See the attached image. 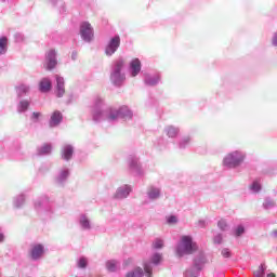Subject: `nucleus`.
Segmentation results:
<instances>
[{
  "mask_svg": "<svg viewBox=\"0 0 277 277\" xmlns=\"http://www.w3.org/2000/svg\"><path fill=\"white\" fill-rule=\"evenodd\" d=\"M62 120H64V116L62 115V113L60 110H55L50 118V127H57V124H60V122H62Z\"/></svg>",
  "mask_w": 277,
  "mask_h": 277,
  "instance_id": "11",
  "label": "nucleus"
},
{
  "mask_svg": "<svg viewBox=\"0 0 277 277\" xmlns=\"http://www.w3.org/2000/svg\"><path fill=\"white\" fill-rule=\"evenodd\" d=\"M217 225L221 230H226V227L228 226V224H226V221L224 220H221Z\"/></svg>",
  "mask_w": 277,
  "mask_h": 277,
  "instance_id": "32",
  "label": "nucleus"
},
{
  "mask_svg": "<svg viewBox=\"0 0 277 277\" xmlns=\"http://www.w3.org/2000/svg\"><path fill=\"white\" fill-rule=\"evenodd\" d=\"M4 237H3V234H0V243L1 241H3Z\"/></svg>",
  "mask_w": 277,
  "mask_h": 277,
  "instance_id": "41",
  "label": "nucleus"
},
{
  "mask_svg": "<svg viewBox=\"0 0 277 277\" xmlns=\"http://www.w3.org/2000/svg\"><path fill=\"white\" fill-rule=\"evenodd\" d=\"M124 277H144V269L136 267L131 272H128Z\"/></svg>",
  "mask_w": 277,
  "mask_h": 277,
  "instance_id": "14",
  "label": "nucleus"
},
{
  "mask_svg": "<svg viewBox=\"0 0 277 277\" xmlns=\"http://www.w3.org/2000/svg\"><path fill=\"white\" fill-rule=\"evenodd\" d=\"M80 224H81L82 228H90V221L88 220L87 216H82L80 219Z\"/></svg>",
  "mask_w": 277,
  "mask_h": 277,
  "instance_id": "26",
  "label": "nucleus"
},
{
  "mask_svg": "<svg viewBox=\"0 0 277 277\" xmlns=\"http://www.w3.org/2000/svg\"><path fill=\"white\" fill-rule=\"evenodd\" d=\"M131 194V188L126 186L124 188H119L115 195L116 198H127Z\"/></svg>",
  "mask_w": 277,
  "mask_h": 277,
  "instance_id": "13",
  "label": "nucleus"
},
{
  "mask_svg": "<svg viewBox=\"0 0 277 277\" xmlns=\"http://www.w3.org/2000/svg\"><path fill=\"white\" fill-rule=\"evenodd\" d=\"M44 254V247L42 245H35L30 251V256L34 261H38Z\"/></svg>",
  "mask_w": 277,
  "mask_h": 277,
  "instance_id": "9",
  "label": "nucleus"
},
{
  "mask_svg": "<svg viewBox=\"0 0 277 277\" xmlns=\"http://www.w3.org/2000/svg\"><path fill=\"white\" fill-rule=\"evenodd\" d=\"M27 92H29V87L25 84L17 87V93L19 96H23V94H27Z\"/></svg>",
  "mask_w": 277,
  "mask_h": 277,
  "instance_id": "21",
  "label": "nucleus"
},
{
  "mask_svg": "<svg viewBox=\"0 0 277 277\" xmlns=\"http://www.w3.org/2000/svg\"><path fill=\"white\" fill-rule=\"evenodd\" d=\"M273 44H274V47H277V32L275 34V36L273 38Z\"/></svg>",
  "mask_w": 277,
  "mask_h": 277,
  "instance_id": "37",
  "label": "nucleus"
},
{
  "mask_svg": "<svg viewBox=\"0 0 277 277\" xmlns=\"http://www.w3.org/2000/svg\"><path fill=\"white\" fill-rule=\"evenodd\" d=\"M106 267L108 269V272H116V268H117V262L111 260V261H108L106 263Z\"/></svg>",
  "mask_w": 277,
  "mask_h": 277,
  "instance_id": "22",
  "label": "nucleus"
},
{
  "mask_svg": "<svg viewBox=\"0 0 277 277\" xmlns=\"http://www.w3.org/2000/svg\"><path fill=\"white\" fill-rule=\"evenodd\" d=\"M66 94V89H64V78L56 76V96L62 98Z\"/></svg>",
  "mask_w": 277,
  "mask_h": 277,
  "instance_id": "10",
  "label": "nucleus"
},
{
  "mask_svg": "<svg viewBox=\"0 0 277 277\" xmlns=\"http://www.w3.org/2000/svg\"><path fill=\"white\" fill-rule=\"evenodd\" d=\"M131 263H133V260H131V259H128L124 263H123V265H131Z\"/></svg>",
  "mask_w": 277,
  "mask_h": 277,
  "instance_id": "40",
  "label": "nucleus"
},
{
  "mask_svg": "<svg viewBox=\"0 0 277 277\" xmlns=\"http://www.w3.org/2000/svg\"><path fill=\"white\" fill-rule=\"evenodd\" d=\"M243 159H246V156L239 151H234L232 154H228L224 160V166H227L228 168H237V166H240L243 163Z\"/></svg>",
  "mask_w": 277,
  "mask_h": 277,
  "instance_id": "3",
  "label": "nucleus"
},
{
  "mask_svg": "<svg viewBox=\"0 0 277 277\" xmlns=\"http://www.w3.org/2000/svg\"><path fill=\"white\" fill-rule=\"evenodd\" d=\"M250 189H252V192H255V194H258V192L261 189V184L255 181L250 186Z\"/></svg>",
  "mask_w": 277,
  "mask_h": 277,
  "instance_id": "30",
  "label": "nucleus"
},
{
  "mask_svg": "<svg viewBox=\"0 0 277 277\" xmlns=\"http://www.w3.org/2000/svg\"><path fill=\"white\" fill-rule=\"evenodd\" d=\"M221 254L224 256V259H230V250L228 249H223Z\"/></svg>",
  "mask_w": 277,
  "mask_h": 277,
  "instance_id": "33",
  "label": "nucleus"
},
{
  "mask_svg": "<svg viewBox=\"0 0 277 277\" xmlns=\"http://www.w3.org/2000/svg\"><path fill=\"white\" fill-rule=\"evenodd\" d=\"M120 47V36H115L110 39L109 43L106 47L105 53L106 55H114L116 51H118V48Z\"/></svg>",
  "mask_w": 277,
  "mask_h": 277,
  "instance_id": "5",
  "label": "nucleus"
},
{
  "mask_svg": "<svg viewBox=\"0 0 277 277\" xmlns=\"http://www.w3.org/2000/svg\"><path fill=\"white\" fill-rule=\"evenodd\" d=\"M267 277H276V275L271 273V274L267 275Z\"/></svg>",
  "mask_w": 277,
  "mask_h": 277,
  "instance_id": "42",
  "label": "nucleus"
},
{
  "mask_svg": "<svg viewBox=\"0 0 277 277\" xmlns=\"http://www.w3.org/2000/svg\"><path fill=\"white\" fill-rule=\"evenodd\" d=\"M41 116L40 113H32V117L36 118V120H38V118Z\"/></svg>",
  "mask_w": 277,
  "mask_h": 277,
  "instance_id": "38",
  "label": "nucleus"
},
{
  "mask_svg": "<svg viewBox=\"0 0 277 277\" xmlns=\"http://www.w3.org/2000/svg\"><path fill=\"white\" fill-rule=\"evenodd\" d=\"M56 53L55 50H50L47 55V64L45 69L47 70H53L57 66V60H55Z\"/></svg>",
  "mask_w": 277,
  "mask_h": 277,
  "instance_id": "7",
  "label": "nucleus"
},
{
  "mask_svg": "<svg viewBox=\"0 0 277 277\" xmlns=\"http://www.w3.org/2000/svg\"><path fill=\"white\" fill-rule=\"evenodd\" d=\"M130 68H131V76L137 77L140 75V71L142 70V62L140 58H134L130 62Z\"/></svg>",
  "mask_w": 277,
  "mask_h": 277,
  "instance_id": "8",
  "label": "nucleus"
},
{
  "mask_svg": "<svg viewBox=\"0 0 277 277\" xmlns=\"http://www.w3.org/2000/svg\"><path fill=\"white\" fill-rule=\"evenodd\" d=\"M144 272L146 277H153V266L150 264H144Z\"/></svg>",
  "mask_w": 277,
  "mask_h": 277,
  "instance_id": "25",
  "label": "nucleus"
},
{
  "mask_svg": "<svg viewBox=\"0 0 277 277\" xmlns=\"http://www.w3.org/2000/svg\"><path fill=\"white\" fill-rule=\"evenodd\" d=\"M253 274L255 277H263L265 274V268H263V264L261 266H259V268L256 271H254Z\"/></svg>",
  "mask_w": 277,
  "mask_h": 277,
  "instance_id": "28",
  "label": "nucleus"
},
{
  "mask_svg": "<svg viewBox=\"0 0 277 277\" xmlns=\"http://www.w3.org/2000/svg\"><path fill=\"white\" fill-rule=\"evenodd\" d=\"M52 150V147L50 144H44L40 149H39V155H49Z\"/></svg>",
  "mask_w": 277,
  "mask_h": 277,
  "instance_id": "19",
  "label": "nucleus"
},
{
  "mask_svg": "<svg viewBox=\"0 0 277 277\" xmlns=\"http://www.w3.org/2000/svg\"><path fill=\"white\" fill-rule=\"evenodd\" d=\"M78 267H80L81 269H85V267H88V260H85V258H81L78 261Z\"/></svg>",
  "mask_w": 277,
  "mask_h": 277,
  "instance_id": "29",
  "label": "nucleus"
},
{
  "mask_svg": "<svg viewBox=\"0 0 277 277\" xmlns=\"http://www.w3.org/2000/svg\"><path fill=\"white\" fill-rule=\"evenodd\" d=\"M29 108V102L28 101H22L18 105V111H27Z\"/></svg>",
  "mask_w": 277,
  "mask_h": 277,
  "instance_id": "23",
  "label": "nucleus"
},
{
  "mask_svg": "<svg viewBox=\"0 0 277 277\" xmlns=\"http://www.w3.org/2000/svg\"><path fill=\"white\" fill-rule=\"evenodd\" d=\"M51 80H49L48 78H43L41 81H40V84H39V90L40 92H49V90H51Z\"/></svg>",
  "mask_w": 277,
  "mask_h": 277,
  "instance_id": "12",
  "label": "nucleus"
},
{
  "mask_svg": "<svg viewBox=\"0 0 277 277\" xmlns=\"http://www.w3.org/2000/svg\"><path fill=\"white\" fill-rule=\"evenodd\" d=\"M80 35L85 42H90L94 38V28L90 22H83L80 24Z\"/></svg>",
  "mask_w": 277,
  "mask_h": 277,
  "instance_id": "4",
  "label": "nucleus"
},
{
  "mask_svg": "<svg viewBox=\"0 0 277 277\" xmlns=\"http://www.w3.org/2000/svg\"><path fill=\"white\" fill-rule=\"evenodd\" d=\"M153 248H155V250H159V249L163 248V240H161V239H156V240L153 242Z\"/></svg>",
  "mask_w": 277,
  "mask_h": 277,
  "instance_id": "27",
  "label": "nucleus"
},
{
  "mask_svg": "<svg viewBox=\"0 0 277 277\" xmlns=\"http://www.w3.org/2000/svg\"><path fill=\"white\" fill-rule=\"evenodd\" d=\"M185 277H197V276L194 275V272H192V271H186V272H185Z\"/></svg>",
  "mask_w": 277,
  "mask_h": 277,
  "instance_id": "36",
  "label": "nucleus"
},
{
  "mask_svg": "<svg viewBox=\"0 0 277 277\" xmlns=\"http://www.w3.org/2000/svg\"><path fill=\"white\" fill-rule=\"evenodd\" d=\"M168 223H169V224H176V216H170V217L168 219Z\"/></svg>",
  "mask_w": 277,
  "mask_h": 277,
  "instance_id": "34",
  "label": "nucleus"
},
{
  "mask_svg": "<svg viewBox=\"0 0 277 277\" xmlns=\"http://www.w3.org/2000/svg\"><path fill=\"white\" fill-rule=\"evenodd\" d=\"M214 243H222V235H217V236L214 238Z\"/></svg>",
  "mask_w": 277,
  "mask_h": 277,
  "instance_id": "35",
  "label": "nucleus"
},
{
  "mask_svg": "<svg viewBox=\"0 0 277 277\" xmlns=\"http://www.w3.org/2000/svg\"><path fill=\"white\" fill-rule=\"evenodd\" d=\"M207 263V259L205 256L195 260V267L196 269L200 271L202 269V265H205Z\"/></svg>",
  "mask_w": 277,
  "mask_h": 277,
  "instance_id": "18",
  "label": "nucleus"
},
{
  "mask_svg": "<svg viewBox=\"0 0 277 277\" xmlns=\"http://www.w3.org/2000/svg\"><path fill=\"white\" fill-rule=\"evenodd\" d=\"M160 194L161 192L158 188H150L148 192V196L151 200L159 198Z\"/></svg>",
  "mask_w": 277,
  "mask_h": 277,
  "instance_id": "17",
  "label": "nucleus"
},
{
  "mask_svg": "<svg viewBox=\"0 0 277 277\" xmlns=\"http://www.w3.org/2000/svg\"><path fill=\"white\" fill-rule=\"evenodd\" d=\"M167 134L170 137H176V135H179V129L174 128V127H168L167 128Z\"/></svg>",
  "mask_w": 277,
  "mask_h": 277,
  "instance_id": "20",
  "label": "nucleus"
},
{
  "mask_svg": "<svg viewBox=\"0 0 277 277\" xmlns=\"http://www.w3.org/2000/svg\"><path fill=\"white\" fill-rule=\"evenodd\" d=\"M162 259H163V258L161 256V254L156 253V254H154L153 258H151V263H153L154 265H159V263H161Z\"/></svg>",
  "mask_w": 277,
  "mask_h": 277,
  "instance_id": "24",
  "label": "nucleus"
},
{
  "mask_svg": "<svg viewBox=\"0 0 277 277\" xmlns=\"http://www.w3.org/2000/svg\"><path fill=\"white\" fill-rule=\"evenodd\" d=\"M127 116L131 117V111L127 107H121L119 110H110L108 120H118V118H127Z\"/></svg>",
  "mask_w": 277,
  "mask_h": 277,
  "instance_id": "6",
  "label": "nucleus"
},
{
  "mask_svg": "<svg viewBox=\"0 0 277 277\" xmlns=\"http://www.w3.org/2000/svg\"><path fill=\"white\" fill-rule=\"evenodd\" d=\"M72 146L67 145L63 149V159H66V161L70 160L72 158Z\"/></svg>",
  "mask_w": 277,
  "mask_h": 277,
  "instance_id": "15",
  "label": "nucleus"
},
{
  "mask_svg": "<svg viewBox=\"0 0 277 277\" xmlns=\"http://www.w3.org/2000/svg\"><path fill=\"white\" fill-rule=\"evenodd\" d=\"M245 232H246V229L243 228V226L239 225L236 228L235 235H236V237H241V235H243Z\"/></svg>",
  "mask_w": 277,
  "mask_h": 277,
  "instance_id": "31",
  "label": "nucleus"
},
{
  "mask_svg": "<svg viewBox=\"0 0 277 277\" xmlns=\"http://www.w3.org/2000/svg\"><path fill=\"white\" fill-rule=\"evenodd\" d=\"M98 116H101V113H94L93 114V118H94V120H98Z\"/></svg>",
  "mask_w": 277,
  "mask_h": 277,
  "instance_id": "39",
  "label": "nucleus"
},
{
  "mask_svg": "<svg viewBox=\"0 0 277 277\" xmlns=\"http://www.w3.org/2000/svg\"><path fill=\"white\" fill-rule=\"evenodd\" d=\"M124 64H126V62L122 58H119L115 62L114 70L110 74V80L116 85H120V83H122V81H124V79H127V76L124 74H122V68H124Z\"/></svg>",
  "mask_w": 277,
  "mask_h": 277,
  "instance_id": "2",
  "label": "nucleus"
},
{
  "mask_svg": "<svg viewBox=\"0 0 277 277\" xmlns=\"http://www.w3.org/2000/svg\"><path fill=\"white\" fill-rule=\"evenodd\" d=\"M8 52V37L0 38V55H5Z\"/></svg>",
  "mask_w": 277,
  "mask_h": 277,
  "instance_id": "16",
  "label": "nucleus"
},
{
  "mask_svg": "<svg viewBox=\"0 0 277 277\" xmlns=\"http://www.w3.org/2000/svg\"><path fill=\"white\" fill-rule=\"evenodd\" d=\"M197 250L198 245L194 242L190 236H182L177 246L176 254L177 256H185L187 254H194Z\"/></svg>",
  "mask_w": 277,
  "mask_h": 277,
  "instance_id": "1",
  "label": "nucleus"
}]
</instances>
